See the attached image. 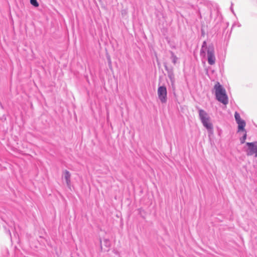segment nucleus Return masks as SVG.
I'll return each instance as SVG.
<instances>
[{"instance_id":"nucleus-1","label":"nucleus","mask_w":257,"mask_h":257,"mask_svg":"<svg viewBox=\"0 0 257 257\" xmlns=\"http://www.w3.org/2000/svg\"><path fill=\"white\" fill-rule=\"evenodd\" d=\"M207 49V60L209 64L212 65L215 64L216 58L214 54V48L212 44L207 46V43L204 41L200 50V55L205 56V50Z\"/></svg>"},{"instance_id":"nucleus-2","label":"nucleus","mask_w":257,"mask_h":257,"mask_svg":"<svg viewBox=\"0 0 257 257\" xmlns=\"http://www.w3.org/2000/svg\"><path fill=\"white\" fill-rule=\"evenodd\" d=\"M214 89L215 91L216 99L223 104L226 105L228 103V98L225 89L218 82L215 83Z\"/></svg>"},{"instance_id":"nucleus-3","label":"nucleus","mask_w":257,"mask_h":257,"mask_svg":"<svg viewBox=\"0 0 257 257\" xmlns=\"http://www.w3.org/2000/svg\"><path fill=\"white\" fill-rule=\"evenodd\" d=\"M198 110L199 118L203 125L208 130V132H212L213 126L210 121V117L208 113L203 109L197 107Z\"/></svg>"},{"instance_id":"nucleus-4","label":"nucleus","mask_w":257,"mask_h":257,"mask_svg":"<svg viewBox=\"0 0 257 257\" xmlns=\"http://www.w3.org/2000/svg\"><path fill=\"white\" fill-rule=\"evenodd\" d=\"M157 93L158 98L162 103H166L167 101V91L166 87L160 86L158 88Z\"/></svg>"},{"instance_id":"nucleus-5","label":"nucleus","mask_w":257,"mask_h":257,"mask_svg":"<svg viewBox=\"0 0 257 257\" xmlns=\"http://www.w3.org/2000/svg\"><path fill=\"white\" fill-rule=\"evenodd\" d=\"M246 145L248 146L247 155L251 156L254 154L255 157L257 158V142L247 143Z\"/></svg>"},{"instance_id":"nucleus-6","label":"nucleus","mask_w":257,"mask_h":257,"mask_svg":"<svg viewBox=\"0 0 257 257\" xmlns=\"http://www.w3.org/2000/svg\"><path fill=\"white\" fill-rule=\"evenodd\" d=\"M63 176L66 181L67 186L70 187L71 183V174L70 172L67 170L64 171L63 172Z\"/></svg>"},{"instance_id":"nucleus-7","label":"nucleus","mask_w":257,"mask_h":257,"mask_svg":"<svg viewBox=\"0 0 257 257\" xmlns=\"http://www.w3.org/2000/svg\"><path fill=\"white\" fill-rule=\"evenodd\" d=\"M236 123L238 124V131H244V127L245 126V122L243 119H241Z\"/></svg>"},{"instance_id":"nucleus-8","label":"nucleus","mask_w":257,"mask_h":257,"mask_svg":"<svg viewBox=\"0 0 257 257\" xmlns=\"http://www.w3.org/2000/svg\"><path fill=\"white\" fill-rule=\"evenodd\" d=\"M171 58L172 59V62L174 64H175L178 60V57L175 55V54L173 52H171Z\"/></svg>"},{"instance_id":"nucleus-9","label":"nucleus","mask_w":257,"mask_h":257,"mask_svg":"<svg viewBox=\"0 0 257 257\" xmlns=\"http://www.w3.org/2000/svg\"><path fill=\"white\" fill-rule=\"evenodd\" d=\"M234 117H235L236 122H237L242 119L240 117V114L237 111L235 112Z\"/></svg>"},{"instance_id":"nucleus-10","label":"nucleus","mask_w":257,"mask_h":257,"mask_svg":"<svg viewBox=\"0 0 257 257\" xmlns=\"http://www.w3.org/2000/svg\"><path fill=\"white\" fill-rule=\"evenodd\" d=\"M104 245L107 248H109L110 246V242L109 239H104L103 240Z\"/></svg>"},{"instance_id":"nucleus-11","label":"nucleus","mask_w":257,"mask_h":257,"mask_svg":"<svg viewBox=\"0 0 257 257\" xmlns=\"http://www.w3.org/2000/svg\"><path fill=\"white\" fill-rule=\"evenodd\" d=\"M30 3L31 5H32L35 7H37L39 6V4L37 2V0H30Z\"/></svg>"},{"instance_id":"nucleus-12","label":"nucleus","mask_w":257,"mask_h":257,"mask_svg":"<svg viewBox=\"0 0 257 257\" xmlns=\"http://www.w3.org/2000/svg\"><path fill=\"white\" fill-rule=\"evenodd\" d=\"M246 133L244 134V135L242 137H241L240 139V143L241 144H243L245 142V141L246 140Z\"/></svg>"},{"instance_id":"nucleus-13","label":"nucleus","mask_w":257,"mask_h":257,"mask_svg":"<svg viewBox=\"0 0 257 257\" xmlns=\"http://www.w3.org/2000/svg\"><path fill=\"white\" fill-rule=\"evenodd\" d=\"M236 26H237L238 27H240L241 26V25L238 22L234 23L232 26V28Z\"/></svg>"},{"instance_id":"nucleus-14","label":"nucleus","mask_w":257,"mask_h":257,"mask_svg":"<svg viewBox=\"0 0 257 257\" xmlns=\"http://www.w3.org/2000/svg\"><path fill=\"white\" fill-rule=\"evenodd\" d=\"M169 77L171 79V81H173V79H174V76L172 74H169L168 75Z\"/></svg>"},{"instance_id":"nucleus-15","label":"nucleus","mask_w":257,"mask_h":257,"mask_svg":"<svg viewBox=\"0 0 257 257\" xmlns=\"http://www.w3.org/2000/svg\"><path fill=\"white\" fill-rule=\"evenodd\" d=\"M232 5H233V4H232H232H231V7H230V10H231V11H232V12L233 13H234V12H233V9H232Z\"/></svg>"},{"instance_id":"nucleus-16","label":"nucleus","mask_w":257,"mask_h":257,"mask_svg":"<svg viewBox=\"0 0 257 257\" xmlns=\"http://www.w3.org/2000/svg\"><path fill=\"white\" fill-rule=\"evenodd\" d=\"M125 13H126V12H125V11H122V13H122V15H123V14H125Z\"/></svg>"},{"instance_id":"nucleus-17","label":"nucleus","mask_w":257,"mask_h":257,"mask_svg":"<svg viewBox=\"0 0 257 257\" xmlns=\"http://www.w3.org/2000/svg\"><path fill=\"white\" fill-rule=\"evenodd\" d=\"M9 234H10V235H11V232H10V231H9Z\"/></svg>"}]
</instances>
